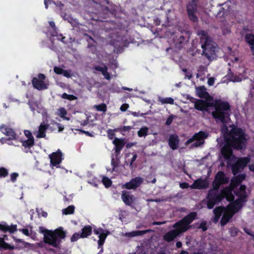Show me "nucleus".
<instances>
[{"instance_id": "26", "label": "nucleus", "mask_w": 254, "mask_h": 254, "mask_svg": "<svg viewBox=\"0 0 254 254\" xmlns=\"http://www.w3.org/2000/svg\"><path fill=\"white\" fill-rule=\"evenodd\" d=\"M194 140L195 141H203L204 142V139L206 138L208 136V134L204 131H200L197 133H195L193 135Z\"/></svg>"}, {"instance_id": "54", "label": "nucleus", "mask_w": 254, "mask_h": 254, "mask_svg": "<svg viewBox=\"0 0 254 254\" xmlns=\"http://www.w3.org/2000/svg\"><path fill=\"white\" fill-rule=\"evenodd\" d=\"M14 240L16 243L20 242L22 244V246H21V247L25 248L27 246L29 245V243L24 242L22 239L14 238Z\"/></svg>"}, {"instance_id": "61", "label": "nucleus", "mask_w": 254, "mask_h": 254, "mask_svg": "<svg viewBox=\"0 0 254 254\" xmlns=\"http://www.w3.org/2000/svg\"><path fill=\"white\" fill-rule=\"evenodd\" d=\"M54 71L57 74H62L64 69L60 67L56 66L54 67Z\"/></svg>"}, {"instance_id": "2", "label": "nucleus", "mask_w": 254, "mask_h": 254, "mask_svg": "<svg viewBox=\"0 0 254 254\" xmlns=\"http://www.w3.org/2000/svg\"><path fill=\"white\" fill-rule=\"evenodd\" d=\"M66 235V232L62 227L55 230H49V245L60 249L62 240L65 238Z\"/></svg>"}, {"instance_id": "12", "label": "nucleus", "mask_w": 254, "mask_h": 254, "mask_svg": "<svg viewBox=\"0 0 254 254\" xmlns=\"http://www.w3.org/2000/svg\"><path fill=\"white\" fill-rule=\"evenodd\" d=\"M121 198L124 203L127 206H131L136 198L130 191L123 190L122 192Z\"/></svg>"}, {"instance_id": "44", "label": "nucleus", "mask_w": 254, "mask_h": 254, "mask_svg": "<svg viewBox=\"0 0 254 254\" xmlns=\"http://www.w3.org/2000/svg\"><path fill=\"white\" fill-rule=\"evenodd\" d=\"M118 157H116L117 158ZM120 163V160L119 158H116V159L112 156V160H111V165L113 167V170H115L116 168H117L119 166V164Z\"/></svg>"}, {"instance_id": "18", "label": "nucleus", "mask_w": 254, "mask_h": 254, "mask_svg": "<svg viewBox=\"0 0 254 254\" xmlns=\"http://www.w3.org/2000/svg\"><path fill=\"white\" fill-rule=\"evenodd\" d=\"M179 141L180 139L177 134H171L168 140V144L172 150H176L178 148Z\"/></svg>"}, {"instance_id": "41", "label": "nucleus", "mask_w": 254, "mask_h": 254, "mask_svg": "<svg viewBox=\"0 0 254 254\" xmlns=\"http://www.w3.org/2000/svg\"><path fill=\"white\" fill-rule=\"evenodd\" d=\"M246 178V175L244 174H239L236 176L235 179L232 180V182L234 181L237 184H240Z\"/></svg>"}, {"instance_id": "56", "label": "nucleus", "mask_w": 254, "mask_h": 254, "mask_svg": "<svg viewBox=\"0 0 254 254\" xmlns=\"http://www.w3.org/2000/svg\"><path fill=\"white\" fill-rule=\"evenodd\" d=\"M225 14V9L223 7H220L218 12L217 14V16L218 17H223Z\"/></svg>"}, {"instance_id": "1", "label": "nucleus", "mask_w": 254, "mask_h": 254, "mask_svg": "<svg viewBox=\"0 0 254 254\" xmlns=\"http://www.w3.org/2000/svg\"><path fill=\"white\" fill-rule=\"evenodd\" d=\"M214 111L212 116L216 123L222 124V130L226 132L224 135V140L228 141L233 149L240 150L245 149L248 139L244 130L240 127H233L230 131L226 124L230 120L231 106L227 101L220 99L216 100L214 103Z\"/></svg>"}, {"instance_id": "40", "label": "nucleus", "mask_w": 254, "mask_h": 254, "mask_svg": "<svg viewBox=\"0 0 254 254\" xmlns=\"http://www.w3.org/2000/svg\"><path fill=\"white\" fill-rule=\"evenodd\" d=\"M6 136H8V140L15 139L16 138V134L15 131L11 128H9L5 133Z\"/></svg>"}, {"instance_id": "35", "label": "nucleus", "mask_w": 254, "mask_h": 254, "mask_svg": "<svg viewBox=\"0 0 254 254\" xmlns=\"http://www.w3.org/2000/svg\"><path fill=\"white\" fill-rule=\"evenodd\" d=\"M158 101L159 102H160L162 104H169L171 105H173L174 102V99L171 97H166V98L159 97L158 99Z\"/></svg>"}, {"instance_id": "42", "label": "nucleus", "mask_w": 254, "mask_h": 254, "mask_svg": "<svg viewBox=\"0 0 254 254\" xmlns=\"http://www.w3.org/2000/svg\"><path fill=\"white\" fill-rule=\"evenodd\" d=\"M61 97L63 99H67L69 101H73L77 99L75 96L72 94H68L66 93H64Z\"/></svg>"}, {"instance_id": "59", "label": "nucleus", "mask_w": 254, "mask_h": 254, "mask_svg": "<svg viewBox=\"0 0 254 254\" xmlns=\"http://www.w3.org/2000/svg\"><path fill=\"white\" fill-rule=\"evenodd\" d=\"M25 135L28 138V139H34L32 133L28 130H25L24 131Z\"/></svg>"}, {"instance_id": "52", "label": "nucleus", "mask_w": 254, "mask_h": 254, "mask_svg": "<svg viewBox=\"0 0 254 254\" xmlns=\"http://www.w3.org/2000/svg\"><path fill=\"white\" fill-rule=\"evenodd\" d=\"M198 228L202 229V231L203 232L206 231L207 230L206 222H202L198 227Z\"/></svg>"}, {"instance_id": "31", "label": "nucleus", "mask_w": 254, "mask_h": 254, "mask_svg": "<svg viewBox=\"0 0 254 254\" xmlns=\"http://www.w3.org/2000/svg\"><path fill=\"white\" fill-rule=\"evenodd\" d=\"M250 159L249 157H241L239 158L236 162L244 169L247 164L250 162Z\"/></svg>"}, {"instance_id": "7", "label": "nucleus", "mask_w": 254, "mask_h": 254, "mask_svg": "<svg viewBox=\"0 0 254 254\" xmlns=\"http://www.w3.org/2000/svg\"><path fill=\"white\" fill-rule=\"evenodd\" d=\"M229 182V179L226 176L224 172L222 171H219L216 174L214 180L212 183L213 188L219 190L221 185L227 184Z\"/></svg>"}, {"instance_id": "6", "label": "nucleus", "mask_w": 254, "mask_h": 254, "mask_svg": "<svg viewBox=\"0 0 254 254\" xmlns=\"http://www.w3.org/2000/svg\"><path fill=\"white\" fill-rule=\"evenodd\" d=\"M201 44L202 55H204L208 59H211L215 52V47L213 45L212 41L210 39Z\"/></svg>"}, {"instance_id": "4", "label": "nucleus", "mask_w": 254, "mask_h": 254, "mask_svg": "<svg viewBox=\"0 0 254 254\" xmlns=\"http://www.w3.org/2000/svg\"><path fill=\"white\" fill-rule=\"evenodd\" d=\"M224 198V195L219 192L218 190L210 189L206 196L207 207L208 209H212L214 205L220 202Z\"/></svg>"}, {"instance_id": "28", "label": "nucleus", "mask_w": 254, "mask_h": 254, "mask_svg": "<svg viewBox=\"0 0 254 254\" xmlns=\"http://www.w3.org/2000/svg\"><path fill=\"white\" fill-rule=\"evenodd\" d=\"M56 128H58L59 132H61L64 129V127L61 126L60 124L55 122H52L49 124V130L52 131Z\"/></svg>"}, {"instance_id": "11", "label": "nucleus", "mask_w": 254, "mask_h": 254, "mask_svg": "<svg viewBox=\"0 0 254 254\" xmlns=\"http://www.w3.org/2000/svg\"><path fill=\"white\" fill-rule=\"evenodd\" d=\"M45 78V75L42 73H39L38 77H34L32 80L33 87L39 90L46 89V85L44 82Z\"/></svg>"}, {"instance_id": "37", "label": "nucleus", "mask_w": 254, "mask_h": 254, "mask_svg": "<svg viewBox=\"0 0 254 254\" xmlns=\"http://www.w3.org/2000/svg\"><path fill=\"white\" fill-rule=\"evenodd\" d=\"M39 231L44 235V242L45 244H48V229L43 227H39Z\"/></svg>"}, {"instance_id": "64", "label": "nucleus", "mask_w": 254, "mask_h": 254, "mask_svg": "<svg viewBox=\"0 0 254 254\" xmlns=\"http://www.w3.org/2000/svg\"><path fill=\"white\" fill-rule=\"evenodd\" d=\"M129 106L127 104H123L121 105L120 107V110L122 112H125L127 110V109L128 108Z\"/></svg>"}, {"instance_id": "34", "label": "nucleus", "mask_w": 254, "mask_h": 254, "mask_svg": "<svg viewBox=\"0 0 254 254\" xmlns=\"http://www.w3.org/2000/svg\"><path fill=\"white\" fill-rule=\"evenodd\" d=\"M243 169L236 162L231 166V170L234 175H236L241 170Z\"/></svg>"}, {"instance_id": "46", "label": "nucleus", "mask_w": 254, "mask_h": 254, "mask_svg": "<svg viewBox=\"0 0 254 254\" xmlns=\"http://www.w3.org/2000/svg\"><path fill=\"white\" fill-rule=\"evenodd\" d=\"M95 108L98 111L105 112L107 111V106L105 103H101L98 105H96Z\"/></svg>"}, {"instance_id": "27", "label": "nucleus", "mask_w": 254, "mask_h": 254, "mask_svg": "<svg viewBox=\"0 0 254 254\" xmlns=\"http://www.w3.org/2000/svg\"><path fill=\"white\" fill-rule=\"evenodd\" d=\"M197 35L200 36V42L201 43L210 39L208 35L207 32L204 30H200L198 31Z\"/></svg>"}, {"instance_id": "55", "label": "nucleus", "mask_w": 254, "mask_h": 254, "mask_svg": "<svg viewBox=\"0 0 254 254\" xmlns=\"http://www.w3.org/2000/svg\"><path fill=\"white\" fill-rule=\"evenodd\" d=\"M174 116L173 115H171L169 116V117L167 119L165 124L167 126L170 125L173 121L174 118Z\"/></svg>"}, {"instance_id": "21", "label": "nucleus", "mask_w": 254, "mask_h": 254, "mask_svg": "<svg viewBox=\"0 0 254 254\" xmlns=\"http://www.w3.org/2000/svg\"><path fill=\"white\" fill-rule=\"evenodd\" d=\"M226 208L224 206H218L213 209V213L214 214L213 221L215 223L217 222L222 213L225 211Z\"/></svg>"}, {"instance_id": "43", "label": "nucleus", "mask_w": 254, "mask_h": 254, "mask_svg": "<svg viewBox=\"0 0 254 254\" xmlns=\"http://www.w3.org/2000/svg\"><path fill=\"white\" fill-rule=\"evenodd\" d=\"M102 183L107 188L110 187L112 183L111 180L107 177H103L102 179Z\"/></svg>"}, {"instance_id": "29", "label": "nucleus", "mask_w": 254, "mask_h": 254, "mask_svg": "<svg viewBox=\"0 0 254 254\" xmlns=\"http://www.w3.org/2000/svg\"><path fill=\"white\" fill-rule=\"evenodd\" d=\"M109 232L108 230H106V232H105L103 233L100 234V235H99V240L98 241V248H102V246L103 245V244L105 243V240L107 237V236L109 235Z\"/></svg>"}, {"instance_id": "25", "label": "nucleus", "mask_w": 254, "mask_h": 254, "mask_svg": "<svg viewBox=\"0 0 254 254\" xmlns=\"http://www.w3.org/2000/svg\"><path fill=\"white\" fill-rule=\"evenodd\" d=\"M196 92L197 96L201 98H206L209 96L208 93L206 91V88L204 86L197 87Z\"/></svg>"}, {"instance_id": "63", "label": "nucleus", "mask_w": 254, "mask_h": 254, "mask_svg": "<svg viewBox=\"0 0 254 254\" xmlns=\"http://www.w3.org/2000/svg\"><path fill=\"white\" fill-rule=\"evenodd\" d=\"M20 232H21L24 235L29 236L30 233L28 229L26 228H22L19 230Z\"/></svg>"}, {"instance_id": "19", "label": "nucleus", "mask_w": 254, "mask_h": 254, "mask_svg": "<svg viewBox=\"0 0 254 254\" xmlns=\"http://www.w3.org/2000/svg\"><path fill=\"white\" fill-rule=\"evenodd\" d=\"M0 231H2L4 233L7 232L11 234L17 231L16 225H11L10 226H8L6 222H3L0 223Z\"/></svg>"}, {"instance_id": "47", "label": "nucleus", "mask_w": 254, "mask_h": 254, "mask_svg": "<svg viewBox=\"0 0 254 254\" xmlns=\"http://www.w3.org/2000/svg\"><path fill=\"white\" fill-rule=\"evenodd\" d=\"M8 174V170L4 167H0V177L5 178Z\"/></svg>"}, {"instance_id": "36", "label": "nucleus", "mask_w": 254, "mask_h": 254, "mask_svg": "<svg viewBox=\"0 0 254 254\" xmlns=\"http://www.w3.org/2000/svg\"><path fill=\"white\" fill-rule=\"evenodd\" d=\"M148 128L146 127H141L137 132V135L139 137H144L148 134Z\"/></svg>"}, {"instance_id": "5", "label": "nucleus", "mask_w": 254, "mask_h": 254, "mask_svg": "<svg viewBox=\"0 0 254 254\" xmlns=\"http://www.w3.org/2000/svg\"><path fill=\"white\" fill-rule=\"evenodd\" d=\"M198 0H191L186 5V9L189 18L193 22H197L198 20L196 13L197 11V2Z\"/></svg>"}, {"instance_id": "58", "label": "nucleus", "mask_w": 254, "mask_h": 254, "mask_svg": "<svg viewBox=\"0 0 254 254\" xmlns=\"http://www.w3.org/2000/svg\"><path fill=\"white\" fill-rule=\"evenodd\" d=\"M9 128L6 126L2 125L0 126V130L3 134H5Z\"/></svg>"}, {"instance_id": "48", "label": "nucleus", "mask_w": 254, "mask_h": 254, "mask_svg": "<svg viewBox=\"0 0 254 254\" xmlns=\"http://www.w3.org/2000/svg\"><path fill=\"white\" fill-rule=\"evenodd\" d=\"M146 233V231H132L129 233V235L131 237H134L137 236H141L145 234Z\"/></svg>"}, {"instance_id": "39", "label": "nucleus", "mask_w": 254, "mask_h": 254, "mask_svg": "<svg viewBox=\"0 0 254 254\" xmlns=\"http://www.w3.org/2000/svg\"><path fill=\"white\" fill-rule=\"evenodd\" d=\"M74 209L73 205H69L63 210V213L65 215L72 214L74 213Z\"/></svg>"}, {"instance_id": "10", "label": "nucleus", "mask_w": 254, "mask_h": 254, "mask_svg": "<svg viewBox=\"0 0 254 254\" xmlns=\"http://www.w3.org/2000/svg\"><path fill=\"white\" fill-rule=\"evenodd\" d=\"M143 179L140 177H135L131 179L129 182L124 184L122 188L135 190L143 183Z\"/></svg>"}, {"instance_id": "14", "label": "nucleus", "mask_w": 254, "mask_h": 254, "mask_svg": "<svg viewBox=\"0 0 254 254\" xmlns=\"http://www.w3.org/2000/svg\"><path fill=\"white\" fill-rule=\"evenodd\" d=\"M208 187V183L206 180L198 179L194 181L190 186L192 189L202 190Z\"/></svg>"}, {"instance_id": "57", "label": "nucleus", "mask_w": 254, "mask_h": 254, "mask_svg": "<svg viewBox=\"0 0 254 254\" xmlns=\"http://www.w3.org/2000/svg\"><path fill=\"white\" fill-rule=\"evenodd\" d=\"M18 174L17 173H13L10 175V180L12 182L14 183L17 178L18 176Z\"/></svg>"}, {"instance_id": "51", "label": "nucleus", "mask_w": 254, "mask_h": 254, "mask_svg": "<svg viewBox=\"0 0 254 254\" xmlns=\"http://www.w3.org/2000/svg\"><path fill=\"white\" fill-rule=\"evenodd\" d=\"M229 232L231 236L235 237L238 234V230L236 227H232L230 228Z\"/></svg>"}, {"instance_id": "9", "label": "nucleus", "mask_w": 254, "mask_h": 254, "mask_svg": "<svg viewBox=\"0 0 254 254\" xmlns=\"http://www.w3.org/2000/svg\"><path fill=\"white\" fill-rule=\"evenodd\" d=\"M246 196L241 194L236 200L232 202L228 206V209L234 214L238 212L243 206V202L246 201Z\"/></svg>"}, {"instance_id": "8", "label": "nucleus", "mask_w": 254, "mask_h": 254, "mask_svg": "<svg viewBox=\"0 0 254 254\" xmlns=\"http://www.w3.org/2000/svg\"><path fill=\"white\" fill-rule=\"evenodd\" d=\"M49 158L50 159V166L52 168L53 167L59 168L60 164L64 159L63 154L60 149L49 155Z\"/></svg>"}, {"instance_id": "50", "label": "nucleus", "mask_w": 254, "mask_h": 254, "mask_svg": "<svg viewBox=\"0 0 254 254\" xmlns=\"http://www.w3.org/2000/svg\"><path fill=\"white\" fill-rule=\"evenodd\" d=\"M80 237V234L78 233H74L70 238V241L74 242L77 241Z\"/></svg>"}, {"instance_id": "3", "label": "nucleus", "mask_w": 254, "mask_h": 254, "mask_svg": "<svg viewBox=\"0 0 254 254\" xmlns=\"http://www.w3.org/2000/svg\"><path fill=\"white\" fill-rule=\"evenodd\" d=\"M196 215V212H190L182 219L175 223L173 227L177 230L179 234L185 232L190 228L189 225L195 219Z\"/></svg>"}, {"instance_id": "49", "label": "nucleus", "mask_w": 254, "mask_h": 254, "mask_svg": "<svg viewBox=\"0 0 254 254\" xmlns=\"http://www.w3.org/2000/svg\"><path fill=\"white\" fill-rule=\"evenodd\" d=\"M94 69L96 71H100L102 74L106 70V69H108V68L106 65L103 64V66L96 65L94 66Z\"/></svg>"}, {"instance_id": "24", "label": "nucleus", "mask_w": 254, "mask_h": 254, "mask_svg": "<svg viewBox=\"0 0 254 254\" xmlns=\"http://www.w3.org/2000/svg\"><path fill=\"white\" fill-rule=\"evenodd\" d=\"M92 229L90 225L85 226L82 229L80 234L81 238H87L92 234Z\"/></svg>"}, {"instance_id": "53", "label": "nucleus", "mask_w": 254, "mask_h": 254, "mask_svg": "<svg viewBox=\"0 0 254 254\" xmlns=\"http://www.w3.org/2000/svg\"><path fill=\"white\" fill-rule=\"evenodd\" d=\"M190 52H192V53L190 54L192 56H194L196 55L197 54H201L202 53H201V50L199 49H195V48H193L192 49H190Z\"/></svg>"}, {"instance_id": "22", "label": "nucleus", "mask_w": 254, "mask_h": 254, "mask_svg": "<svg viewBox=\"0 0 254 254\" xmlns=\"http://www.w3.org/2000/svg\"><path fill=\"white\" fill-rule=\"evenodd\" d=\"M234 215V214L229 210L227 211H224L220 221L221 225L222 226H225L232 218Z\"/></svg>"}, {"instance_id": "23", "label": "nucleus", "mask_w": 254, "mask_h": 254, "mask_svg": "<svg viewBox=\"0 0 254 254\" xmlns=\"http://www.w3.org/2000/svg\"><path fill=\"white\" fill-rule=\"evenodd\" d=\"M48 128V124L44 122L41 124L39 127V130L36 135L37 138H42L46 136V131Z\"/></svg>"}, {"instance_id": "16", "label": "nucleus", "mask_w": 254, "mask_h": 254, "mask_svg": "<svg viewBox=\"0 0 254 254\" xmlns=\"http://www.w3.org/2000/svg\"><path fill=\"white\" fill-rule=\"evenodd\" d=\"M191 102L194 103V108L198 111L206 110L208 107L207 103L205 101L201 99H196L191 97Z\"/></svg>"}, {"instance_id": "60", "label": "nucleus", "mask_w": 254, "mask_h": 254, "mask_svg": "<svg viewBox=\"0 0 254 254\" xmlns=\"http://www.w3.org/2000/svg\"><path fill=\"white\" fill-rule=\"evenodd\" d=\"M178 41L180 44H184L187 42V40L184 36H180L178 39Z\"/></svg>"}, {"instance_id": "33", "label": "nucleus", "mask_w": 254, "mask_h": 254, "mask_svg": "<svg viewBox=\"0 0 254 254\" xmlns=\"http://www.w3.org/2000/svg\"><path fill=\"white\" fill-rule=\"evenodd\" d=\"M22 142V145L23 146L25 147V149L27 148L30 149L31 147H32L35 143L34 139H27L25 140H21Z\"/></svg>"}, {"instance_id": "17", "label": "nucleus", "mask_w": 254, "mask_h": 254, "mask_svg": "<svg viewBox=\"0 0 254 254\" xmlns=\"http://www.w3.org/2000/svg\"><path fill=\"white\" fill-rule=\"evenodd\" d=\"M5 240H7V236L5 235L3 236V238H0V250H13L17 249L14 245L6 243Z\"/></svg>"}, {"instance_id": "13", "label": "nucleus", "mask_w": 254, "mask_h": 254, "mask_svg": "<svg viewBox=\"0 0 254 254\" xmlns=\"http://www.w3.org/2000/svg\"><path fill=\"white\" fill-rule=\"evenodd\" d=\"M225 144L221 149V152L223 157L226 160H230L233 155L232 146L228 143L227 140H225Z\"/></svg>"}, {"instance_id": "15", "label": "nucleus", "mask_w": 254, "mask_h": 254, "mask_svg": "<svg viewBox=\"0 0 254 254\" xmlns=\"http://www.w3.org/2000/svg\"><path fill=\"white\" fill-rule=\"evenodd\" d=\"M113 143L115 145V153L116 157H118L121 153V151L125 145L124 140L117 137H115L113 141Z\"/></svg>"}, {"instance_id": "62", "label": "nucleus", "mask_w": 254, "mask_h": 254, "mask_svg": "<svg viewBox=\"0 0 254 254\" xmlns=\"http://www.w3.org/2000/svg\"><path fill=\"white\" fill-rule=\"evenodd\" d=\"M137 154L136 153H134L133 155V157H132L131 160H130V164H129V166L131 168H132L133 167V162L135 161V160L137 158Z\"/></svg>"}, {"instance_id": "30", "label": "nucleus", "mask_w": 254, "mask_h": 254, "mask_svg": "<svg viewBox=\"0 0 254 254\" xmlns=\"http://www.w3.org/2000/svg\"><path fill=\"white\" fill-rule=\"evenodd\" d=\"M49 25L52 27L53 31V32H51V35L52 37H62V41L63 42H64V39L65 38L64 37H63L62 35V34H58V32L56 31V26H55V23L53 21H50L49 22Z\"/></svg>"}, {"instance_id": "32", "label": "nucleus", "mask_w": 254, "mask_h": 254, "mask_svg": "<svg viewBox=\"0 0 254 254\" xmlns=\"http://www.w3.org/2000/svg\"><path fill=\"white\" fill-rule=\"evenodd\" d=\"M245 39L246 42L250 46V47L254 45V35L253 34L246 33Z\"/></svg>"}, {"instance_id": "38", "label": "nucleus", "mask_w": 254, "mask_h": 254, "mask_svg": "<svg viewBox=\"0 0 254 254\" xmlns=\"http://www.w3.org/2000/svg\"><path fill=\"white\" fill-rule=\"evenodd\" d=\"M58 114L60 116V117H61L64 120H69V118H66L65 117V116L67 115V111L64 108H61L60 109H59Z\"/></svg>"}, {"instance_id": "20", "label": "nucleus", "mask_w": 254, "mask_h": 254, "mask_svg": "<svg viewBox=\"0 0 254 254\" xmlns=\"http://www.w3.org/2000/svg\"><path fill=\"white\" fill-rule=\"evenodd\" d=\"M179 235L177 230L175 229L169 231L163 236L164 240L167 242L173 241Z\"/></svg>"}, {"instance_id": "45", "label": "nucleus", "mask_w": 254, "mask_h": 254, "mask_svg": "<svg viewBox=\"0 0 254 254\" xmlns=\"http://www.w3.org/2000/svg\"><path fill=\"white\" fill-rule=\"evenodd\" d=\"M133 127L131 126H123L119 128L118 129L119 131L124 134L123 132H129L131 129H132Z\"/></svg>"}]
</instances>
